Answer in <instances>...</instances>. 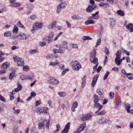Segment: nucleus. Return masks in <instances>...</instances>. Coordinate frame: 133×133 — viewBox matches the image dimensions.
<instances>
[{
	"label": "nucleus",
	"mask_w": 133,
	"mask_h": 133,
	"mask_svg": "<svg viewBox=\"0 0 133 133\" xmlns=\"http://www.w3.org/2000/svg\"><path fill=\"white\" fill-rule=\"evenodd\" d=\"M43 24L42 23L37 22L34 23L31 30V32L32 34H34L36 31L41 29L43 26Z\"/></svg>",
	"instance_id": "nucleus-1"
},
{
	"label": "nucleus",
	"mask_w": 133,
	"mask_h": 133,
	"mask_svg": "<svg viewBox=\"0 0 133 133\" xmlns=\"http://www.w3.org/2000/svg\"><path fill=\"white\" fill-rule=\"evenodd\" d=\"M13 59L17 66H22L24 65V60L22 58L16 56H14Z\"/></svg>",
	"instance_id": "nucleus-2"
},
{
	"label": "nucleus",
	"mask_w": 133,
	"mask_h": 133,
	"mask_svg": "<svg viewBox=\"0 0 133 133\" xmlns=\"http://www.w3.org/2000/svg\"><path fill=\"white\" fill-rule=\"evenodd\" d=\"M96 52L95 50H94L90 52V61L91 63H96L98 62V59L96 57Z\"/></svg>",
	"instance_id": "nucleus-3"
},
{
	"label": "nucleus",
	"mask_w": 133,
	"mask_h": 133,
	"mask_svg": "<svg viewBox=\"0 0 133 133\" xmlns=\"http://www.w3.org/2000/svg\"><path fill=\"white\" fill-rule=\"evenodd\" d=\"M91 115L89 114L87 115L81 114L78 116V120L82 122L90 119L91 117Z\"/></svg>",
	"instance_id": "nucleus-4"
},
{
	"label": "nucleus",
	"mask_w": 133,
	"mask_h": 133,
	"mask_svg": "<svg viewBox=\"0 0 133 133\" xmlns=\"http://www.w3.org/2000/svg\"><path fill=\"white\" fill-rule=\"evenodd\" d=\"M71 65L73 69L76 71H78L81 68V65L77 61H72Z\"/></svg>",
	"instance_id": "nucleus-5"
},
{
	"label": "nucleus",
	"mask_w": 133,
	"mask_h": 133,
	"mask_svg": "<svg viewBox=\"0 0 133 133\" xmlns=\"http://www.w3.org/2000/svg\"><path fill=\"white\" fill-rule=\"evenodd\" d=\"M54 35L53 32H50L47 37L44 38V40L49 44L52 41Z\"/></svg>",
	"instance_id": "nucleus-6"
},
{
	"label": "nucleus",
	"mask_w": 133,
	"mask_h": 133,
	"mask_svg": "<svg viewBox=\"0 0 133 133\" xmlns=\"http://www.w3.org/2000/svg\"><path fill=\"white\" fill-rule=\"evenodd\" d=\"M45 121L47 122L46 126L47 128L49 129L50 125V121L49 120L48 121L44 120L43 122H40L38 123V128L39 129H42L44 127V123Z\"/></svg>",
	"instance_id": "nucleus-7"
},
{
	"label": "nucleus",
	"mask_w": 133,
	"mask_h": 133,
	"mask_svg": "<svg viewBox=\"0 0 133 133\" xmlns=\"http://www.w3.org/2000/svg\"><path fill=\"white\" fill-rule=\"evenodd\" d=\"M29 37L28 35L24 33H21L17 35V38L22 40H26Z\"/></svg>",
	"instance_id": "nucleus-8"
},
{
	"label": "nucleus",
	"mask_w": 133,
	"mask_h": 133,
	"mask_svg": "<svg viewBox=\"0 0 133 133\" xmlns=\"http://www.w3.org/2000/svg\"><path fill=\"white\" fill-rule=\"evenodd\" d=\"M48 83L53 85H57L58 84L59 82L58 79L54 78H51L48 81Z\"/></svg>",
	"instance_id": "nucleus-9"
},
{
	"label": "nucleus",
	"mask_w": 133,
	"mask_h": 133,
	"mask_svg": "<svg viewBox=\"0 0 133 133\" xmlns=\"http://www.w3.org/2000/svg\"><path fill=\"white\" fill-rule=\"evenodd\" d=\"M99 122V123L102 124L110 123L111 122L110 120L104 117H102L100 119Z\"/></svg>",
	"instance_id": "nucleus-10"
},
{
	"label": "nucleus",
	"mask_w": 133,
	"mask_h": 133,
	"mask_svg": "<svg viewBox=\"0 0 133 133\" xmlns=\"http://www.w3.org/2000/svg\"><path fill=\"white\" fill-rule=\"evenodd\" d=\"M99 77V76L97 74L94 76L92 79V81L91 83V85L92 87H95Z\"/></svg>",
	"instance_id": "nucleus-11"
},
{
	"label": "nucleus",
	"mask_w": 133,
	"mask_h": 133,
	"mask_svg": "<svg viewBox=\"0 0 133 133\" xmlns=\"http://www.w3.org/2000/svg\"><path fill=\"white\" fill-rule=\"evenodd\" d=\"M67 42L66 41H64L63 42L62 44L59 45V48L60 49H61L63 51L65 49H68V48L67 46Z\"/></svg>",
	"instance_id": "nucleus-12"
},
{
	"label": "nucleus",
	"mask_w": 133,
	"mask_h": 133,
	"mask_svg": "<svg viewBox=\"0 0 133 133\" xmlns=\"http://www.w3.org/2000/svg\"><path fill=\"white\" fill-rule=\"evenodd\" d=\"M96 7L95 5H92L89 6L86 9V11L89 13L91 12Z\"/></svg>",
	"instance_id": "nucleus-13"
},
{
	"label": "nucleus",
	"mask_w": 133,
	"mask_h": 133,
	"mask_svg": "<svg viewBox=\"0 0 133 133\" xmlns=\"http://www.w3.org/2000/svg\"><path fill=\"white\" fill-rule=\"evenodd\" d=\"M99 13V11L96 12L95 14H93L92 15V16H90L88 18V19L91 20H92L93 19H98L99 17L98 16H96Z\"/></svg>",
	"instance_id": "nucleus-14"
},
{
	"label": "nucleus",
	"mask_w": 133,
	"mask_h": 133,
	"mask_svg": "<svg viewBox=\"0 0 133 133\" xmlns=\"http://www.w3.org/2000/svg\"><path fill=\"white\" fill-rule=\"evenodd\" d=\"M49 109L46 108L44 107L40 108H38V111H39L40 114L44 113L46 114L48 111Z\"/></svg>",
	"instance_id": "nucleus-15"
},
{
	"label": "nucleus",
	"mask_w": 133,
	"mask_h": 133,
	"mask_svg": "<svg viewBox=\"0 0 133 133\" xmlns=\"http://www.w3.org/2000/svg\"><path fill=\"white\" fill-rule=\"evenodd\" d=\"M78 105V103L76 101H75L73 103L71 108V110L72 112H74L75 111V109L77 107Z\"/></svg>",
	"instance_id": "nucleus-16"
},
{
	"label": "nucleus",
	"mask_w": 133,
	"mask_h": 133,
	"mask_svg": "<svg viewBox=\"0 0 133 133\" xmlns=\"http://www.w3.org/2000/svg\"><path fill=\"white\" fill-rule=\"evenodd\" d=\"M94 103V106L96 108H99L98 110L95 112V114H97L102 109L103 106L97 103V102Z\"/></svg>",
	"instance_id": "nucleus-17"
},
{
	"label": "nucleus",
	"mask_w": 133,
	"mask_h": 133,
	"mask_svg": "<svg viewBox=\"0 0 133 133\" xmlns=\"http://www.w3.org/2000/svg\"><path fill=\"white\" fill-rule=\"evenodd\" d=\"M126 28L130 32H133V24L129 23L125 26Z\"/></svg>",
	"instance_id": "nucleus-18"
},
{
	"label": "nucleus",
	"mask_w": 133,
	"mask_h": 133,
	"mask_svg": "<svg viewBox=\"0 0 133 133\" xmlns=\"http://www.w3.org/2000/svg\"><path fill=\"white\" fill-rule=\"evenodd\" d=\"M98 5L99 6L102 7L104 8H108L109 7V5L108 3L102 2L99 3L98 4Z\"/></svg>",
	"instance_id": "nucleus-19"
},
{
	"label": "nucleus",
	"mask_w": 133,
	"mask_h": 133,
	"mask_svg": "<svg viewBox=\"0 0 133 133\" xmlns=\"http://www.w3.org/2000/svg\"><path fill=\"white\" fill-rule=\"evenodd\" d=\"M35 78V76L33 74H30L27 75V79L33 80Z\"/></svg>",
	"instance_id": "nucleus-20"
},
{
	"label": "nucleus",
	"mask_w": 133,
	"mask_h": 133,
	"mask_svg": "<svg viewBox=\"0 0 133 133\" xmlns=\"http://www.w3.org/2000/svg\"><path fill=\"white\" fill-rule=\"evenodd\" d=\"M97 92L99 95L100 97L101 98L103 97V94L104 93L103 90L101 89H97Z\"/></svg>",
	"instance_id": "nucleus-21"
},
{
	"label": "nucleus",
	"mask_w": 133,
	"mask_h": 133,
	"mask_svg": "<svg viewBox=\"0 0 133 133\" xmlns=\"http://www.w3.org/2000/svg\"><path fill=\"white\" fill-rule=\"evenodd\" d=\"M121 105V98L119 97L118 100L117 101L116 104L115 108L116 109H118Z\"/></svg>",
	"instance_id": "nucleus-22"
},
{
	"label": "nucleus",
	"mask_w": 133,
	"mask_h": 133,
	"mask_svg": "<svg viewBox=\"0 0 133 133\" xmlns=\"http://www.w3.org/2000/svg\"><path fill=\"white\" fill-rule=\"evenodd\" d=\"M56 21H53L48 25L49 29H52L56 25Z\"/></svg>",
	"instance_id": "nucleus-23"
},
{
	"label": "nucleus",
	"mask_w": 133,
	"mask_h": 133,
	"mask_svg": "<svg viewBox=\"0 0 133 133\" xmlns=\"http://www.w3.org/2000/svg\"><path fill=\"white\" fill-rule=\"evenodd\" d=\"M115 62L116 64L117 65H119L122 62L121 58L116 57L115 60Z\"/></svg>",
	"instance_id": "nucleus-24"
},
{
	"label": "nucleus",
	"mask_w": 133,
	"mask_h": 133,
	"mask_svg": "<svg viewBox=\"0 0 133 133\" xmlns=\"http://www.w3.org/2000/svg\"><path fill=\"white\" fill-rule=\"evenodd\" d=\"M117 14L121 17H123L125 15V14L123 11L121 10H119L117 12Z\"/></svg>",
	"instance_id": "nucleus-25"
},
{
	"label": "nucleus",
	"mask_w": 133,
	"mask_h": 133,
	"mask_svg": "<svg viewBox=\"0 0 133 133\" xmlns=\"http://www.w3.org/2000/svg\"><path fill=\"white\" fill-rule=\"evenodd\" d=\"M18 28L16 25H15L12 30L13 33L15 34H16L18 33Z\"/></svg>",
	"instance_id": "nucleus-26"
},
{
	"label": "nucleus",
	"mask_w": 133,
	"mask_h": 133,
	"mask_svg": "<svg viewBox=\"0 0 133 133\" xmlns=\"http://www.w3.org/2000/svg\"><path fill=\"white\" fill-rule=\"evenodd\" d=\"M53 51L55 54L56 53L63 54L64 52L60 48L58 49H55L53 50Z\"/></svg>",
	"instance_id": "nucleus-27"
},
{
	"label": "nucleus",
	"mask_w": 133,
	"mask_h": 133,
	"mask_svg": "<svg viewBox=\"0 0 133 133\" xmlns=\"http://www.w3.org/2000/svg\"><path fill=\"white\" fill-rule=\"evenodd\" d=\"M86 125L84 123H83L81 124L79 126V128L78 129V130L81 132L82 130H83L84 128L85 127Z\"/></svg>",
	"instance_id": "nucleus-28"
},
{
	"label": "nucleus",
	"mask_w": 133,
	"mask_h": 133,
	"mask_svg": "<svg viewBox=\"0 0 133 133\" xmlns=\"http://www.w3.org/2000/svg\"><path fill=\"white\" fill-rule=\"evenodd\" d=\"M58 94L59 96L61 97H65L66 95V93L63 91L58 92Z\"/></svg>",
	"instance_id": "nucleus-29"
},
{
	"label": "nucleus",
	"mask_w": 133,
	"mask_h": 133,
	"mask_svg": "<svg viewBox=\"0 0 133 133\" xmlns=\"http://www.w3.org/2000/svg\"><path fill=\"white\" fill-rule=\"evenodd\" d=\"M60 62L58 61L55 62H51L49 63V65L52 66H54L58 64H59Z\"/></svg>",
	"instance_id": "nucleus-30"
},
{
	"label": "nucleus",
	"mask_w": 133,
	"mask_h": 133,
	"mask_svg": "<svg viewBox=\"0 0 133 133\" xmlns=\"http://www.w3.org/2000/svg\"><path fill=\"white\" fill-rule=\"evenodd\" d=\"M85 23L86 25H88L90 24H94L95 22L93 20L89 19L85 22Z\"/></svg>",
	"instance_id": "nucleus-31"
},
{
	"label": "nucleus",
	"mask_w": 133,
	"mask_h": 133,
	"mask_svg": "<svg viewBox=\"0 0 133 133\" xmlns=\"http://www.w3.org/2000/svg\"><path fill=\"white\" fill-rule=\"evenodd\" d=\"M126 76L129 79L131 80L133 79V74L131 73H128L126 74Z\"/></svg>",
	"instance_id": "nucleus-32"
},
{
	"label": "nucleus",
	"mask_w": 133,
	"mask_h": 133,
	"mask_svg": "<svg viewBox=\"0 0 133 133\" xmlns=\"http://www.w3.org/2000/svg\"><path fill=\"white\" fill-rule=\"evenodd\" d=\"M71 18L73 19L76 20H79L82 19V18L79 16L76 15H74L71 17Z\"/></svg>",
	"instance_id": "nucleus-33"
},
{
	"label": "nucleus",
	"mask_w": 133,
	"mask_h": 133,
	"mask_svg": "<svg viewBox=\"0 0 133 133\" xmlns=\"http://www.w3.org/2000/svg\"><path fill=\"white\" fill-rule=\"evenodd\" d=\"M59 5L63 9H64L66 5V3L65 2H60Z\"/></svg>",
	"instance_id": "nucleus-34"
},
{
	"label": "nucleus",
	"mask_w": 133,
	"mask_h": 133,
	"mask_svg": "<svg viewBox=\"0 0 133 133\" xmlns=\"http://www.w3.org/2000/svg\"><path fill=\"white\" fill-rule=\"evenodd\" d=\"M86 76H84L82 79V87L83 88L84 85L86 83Z\"/></svg>",
	"instance_id": "nucleus-35"
},
{
	"label": "nucleus",
	"mask_w": 133,
	"mask_h": 133,
	"mask_svg": "<svg viewBox=\"0 0 133 133\" xmlns=\"http://www.w3.org/2000/svg\"><path fill=\"white\" fill-rule=\"evenodd\" d=\"M110 26L112 28L115 26V21L113 19H110Z\"/></svg>",
	"instance_id": "nucleus-36"
},
{
	"label": "nucleus",
	"mask_w": 133,
	"mask_h": 133,
	"mask_svg": "<svg viewBox=\"0 0 133 133\" xmlns=\"http://www.w3.org/2000/svg\"><path fill=\"white\" fill-rule=\"evenodd\" d=\"M11 34L10 31H7L5 32L4 33V36L5 37H11Z\"/></svg>",
	"instance_id": "nucleus-37"
},
{
	"label": "nucleus",
	"mask_w": 133,
	"mask_h": 133,
	"mask_svg": "<svg viewBox=\"0 0 133 133\" xmlns=\"http://www.w3.org/2000/svg\"><path fill=\"white\" fill-rule=\"evenodd\" d=\"M62 9H63L60 6V5H59L57 7L56 11V14H59Z\"/></svg>",
	"instance_id": "nucleus-38"
},
{
	"label": "nucleus",
	"mask_w": 133,
	"mask_h": 133,
	"mask_svg": "<svg viewBox=\"0 0 133 133\" xmlns=\"http://www.w3.org/2000/svg\"><path fill=\"white\" fill-rule=\"evenodd\" d=\"M99 98L98 96L96 94H95L94 95V103L97 102L99 101Z\"/></svg>",
	"instance_id": "nucleus-39"
},
{
	"label": "nucleus",
	"mask_w": 133,
	"mask_h": 133,
	"mask_svg": "<svg viewBox=\"0 0 133 133\" xmlns=\"http://www.w3.org/2000/svg\"><path fill=\"white\" fill-rule=\"evenodd\" d=\"M9 65L10 64L9 63L6 62L2 64L1 68L4 69H5L7 68V66H9Z\"/></svg>",
	"instance_id": "nucleus-40"
},
{
	"label": "nucleus",
	"mask_w": 133,
	"mask_h": 133,
	"mask_svg": "<svg viewBox=\"0 0 133 133\" xmlns=\"http://www.w3.org/2000/svg\"><path fill=\"white\" fill-rule=\"evenodd\" d=\"M23 71L27 72L29 70L30 68L28 66L23 65Z\"/></svg>",
	"instance_id": "nucleus-41"
},
{
	"label": "nucleus",
	"mask_w": 133,
	"mask_h": 133,
	"mask_svg": "<svg viewBox=\"0 0 133 133\" xmlns=\"http://www.w3.org/2000/svg\"><path fill=\"white\" fill-rule=\"evenodd\" d=\"M4 54L5 53L4 52L1 51H0V63L2 62L4 59V57L2 56V55H4Z\"/></svg>",
	"instance_id": "nucleus-42"
},
{
	"label": "nucleus",
	"mask_w": 133,
	"mask_h": 133,
	"mask_svg": "<svg viewBox=\"0 0 133 133\" xmlns=\"http://www.w3.org/2000/svg\"><path fill=\"white\" fill-rule=\"evenodd\" d=\"M121 50H118L116 54V57L121 58Z\"/></svg>",
	"instance_id": "nucleus-43"
},
{
	"label": "nucleus",
	"mask_w": 133,
	"mask_h": 133,
	"mask_svg": "<svg viewBox=\"0 0 133 133\" xmlns=\"http://www.w3.org/2000/svg\"><path fill=\"white\" fill-rule=\"evenodd\" d=\"M15 73L14 72L10 73V74L9 78L11 80L13 78V77L15 76Z\"/></svg>",
	"instance_id": "nucleus-44"
},
{
	"label": "nucleus",
	"mask_w": 133,
	"mask_h": 133,
	"mask_svg": "<svg viewBox=\"0 0 133 133\" xmlns=\"http://www.w3.org/2000/svg\"><path fill=\"white\" fill-rule=\"evenodd\" d=\"M21 90L17 88H15L14 90L12 91V92L11 93V94L12 95H13L14 94H15V93L14 92H18Z\"/></svg>",
	"instance_id": "nucleus-45"
},
{
	"label": "nucleus",
	"mask_w": 133,
	"mask_h": 133,
	"mask_svg": "<svg viewBox=\"0 0 133 133\" xmlns=\"http://www.w3.org/2000/svg\"><path fill=\"white\" fill-rule=\"evenodd\" d=\"M17 25L20 27L22 28H23L24 29H25V27L23 25V24H21V22L20 21H19L17 24Z\"/></svg>",
	"instance_id": "nucleus-46"
},
{
	"label": "nucleus",
	"mask_w": 133,
	"mask_h": 133,
	"mask_svg": "<svg viewBox=\"0 0 133 133\" xmlns=\"http://www.w3.org/2000/svg\"><path fill=\"white\" fill-rule=\"evenodd\" d=\"M59 68L61 70H63L65 69V66L64 64H60L58 65Z\"/></svg>",
	"instance_id": "nucleus-47"
},
{
	"label": "nucleus",
	"mask_w": 133,
	"mask_h": 133,
	"mask_svg": "<svg viewBox=\"0 0 133 133\" xmlns=\"http://www.w3.org/2000/svg\"><path fill=\"white\" fill-rule=\"evenodd\" d=\"M69 68H67L65 69H64L61 74V76H63L67 72L69 71Z\"/></svg>",
	"instance_id": "nucleus-48"
},
{
	"label": "nucleus",
	"mask_w": 133,
	"mask_h": 133,
	"mask_svg": "<svg viewBox=\"0 0 133 133\" xmlns=\"http://www.w3.org/2000/svg\"><path fill=\"white\" fill-rule=\"evenodd\" d=\"M82 39L84 41L88 40H91L92 39V38L88 36H84L83 37Z\"/></svg>",
	"instance_id": "nucleus-49"
},
{
	"label": "nucleus",
	"mask_w": 133,
	"mask_h": 133,
	"mask_svg": "<svg viewBox=\"0 0 133 133\" xmlns=\"http://www.w3.org/2000/svg\"><path fill=\"white\" fill-rule=\"evenodd\" d=\"M121 49L122 50L123 52L125 54L128 56H129L130 55V54L129 52L126 51L123 48H121Z\"/></svg>",
	"instance_id": "nucleus-50"
},
{
	"label": "nucleus",
	"mask_w": 133,
	"mask_h": 133,
	"mask_svg": "<svg viewBox=\"0 0 133 133\" xmlns=\"http://www.w3.org/2000/svg\"><path fill=\"white\" fill-rule=\"evenodd\" d=\"M106 113V111L105 110L102 111L100 112H98L97 113V115H103L105 114Z\"/></svg>",
	"instance_id": "nucleus-51"
},
{
	"label": "nucleus",
	"mask_w": 133,
	"mask_h": 133,
	"mask_svg": "<svg viewBox=\"0 0 133 133\" xmlns=\"http://www.w3.org/2000/svg\"><path fill=\"white\" fill-rule=\"evenodd\" d=\"M20 5V4L17 3H14L11 4V6L13 7H18Z\"/></svg>",
	"instance_id": "nucleus-52"
},
{
	"label": "nucleus",
	"mask_w": 133,
	"mask_h": 133,
	"mask_svg": "<svg viewBox=\"0 0 133 133\" xmlns=\"http://www.w3.org/2000/svg\"><path fill=\"white\" fill-rule=\"evenodd\" d=\"M27 75H22L20 77L21 78L22 80H27Z\"/></svg>",
	"instance_id": "nucleus-53"
},
{
	"label": "nucleus",
	"mask_w": 133,
	"mask_h": 133,
	"mask_svg": "<svg viewBox=\"0 0 133 133\" xmlns=\"http://www.w3.org/2000/svg\"><path fill=\"white\" fill-rule=\"evenodd\" d=\"M110 72L108 71H107L106 73L105 74L103 79L104 80H105L107 78L109 75Z\"/></svg>",
	"instance_id": "nucleus-54"
},
{
	"label": "nucleus",
	"mask_w": 133,
	"mask_h": 133,
	"mask_svg": "<svg viewBox=\"0 0 133 133\" xmlns=\"http://www.w3.org/2000/svg\"><path fill=\"white\" fill-rule=\"evenodd\" d=\"M71 47L73 49H76L78 48V46L77 45L75 44H72L71 45Z\"/></svg>",
	"instance_id": "nucleus-55"
},
{
	"label": "nucleus",
	"mask_w": 133,
	"mask_h": 133,
	"mask_svg": "<svg viewBox=\"0 0 133 133\" xmlns=\"http://www.w3.org/2000/svg\"><path fill=\"white\" fill-rule=\"evenodd\" d=\"M101 43V39L100 38H99V39H98L97 40V43L96 44L95 46V47H96L97 46L100 45Z\"/></svg>",
	"instance_id": "nucleus-56"
},
{
	"label": "nucleus",
	"mask_w": 133,
	"mask_h": 133,
	"mask_svg": "<svg viewBox=\"0 0 133 133\" xmlns=\"http://www.w3.org/2000/svg\"><path fill=\"white\" fill-rule=\"evenodd\" d=\"M70 123H68L66 125L64 129L68 130L69 131V130L70 128Z\"/></svg>",
	"instance_id": "nucleus-57"
},
{
	"label": "nucleus",
	"mask_w": 133,
	"mask_h": 133,
	"mask_svg": "<svg viewBox=\"0 0 133 133\" xmlns=\"http://www.w3.org/2000/svg\"><path fill=\"white\" fill-rule=\"evenodd\" d=\"M29 52L30 54H34L37 53V50L34 49V50H29Z\"/></svg>",
	"instance_id": "nucleus-58"
},
{
	"label": "nucleus",
	"mask_w": 133,
	"mask_h": 133,
	"mask_svg": "<svg viewBox=\"0 0 133 133\" xmlns=\"http://www.w3.org/2000/svg\"><path fill=\"white\" fill-rule=\"evenodd\" d=\"M126 108L127 111H128L130 108V104L128 103H127L125 104Z\"/></svg>",
	"instance_id": "nucleus-59"
},
{
	"label": "nucleus",
	"mask_w": 133,
	"mask_h": 133,
	"mask_svg": "<svg viewBox=\"0 0 133 133\" xmlns=\"http://www.w3.org/2000/svg\"><path fill=\"white\" fill-rule=\"evenodd\" d=\"M63 33L62 32H61L59 33L56 36V37L54 38V40L55 41H56L58 39V37H60L61 36V35Z\"/></svg>",
	"instance_id": "nucleus-60"
},
{
	"label": "nucleus",
	"mask_w": 133,
	"mask_h": 133,
	"mask_svg": "<svg viewBox=\"0 0 133 133\" xmlns=\"http://www.w3.org/2000/svg\"><path fill=\"white\" fill-rule=\"evenodd\" d=\"M46 45V43L44 42H40L39 43V45L41 46L42 47L44 46L45 45Z\"/></svg>",
	"instance_id": "nucleus-61"
},
{
	"label": "nucleus",
	"mask_w": 133,
	"mask_h": 133,
	"mask_svg": "<svg viewBox=\"0 0 133 133\" xmlns=\"http://www.w3.org/2000/svg\"><path fill=\"white\" fill-rule=\"evenodd\" d=\"M6 72V70L5 69L0 70V75L5 74Z\"/></svg>",
	"instance_id": "nucleus-62"
},
{
	"label": "nucleus",
	"mask_w": 133,
	"mask_h": 133,
	"mask_svg": "<svg viewBox=\"0 0 133 133\" xmlns=\"http://www.w3.org/2000/svg\"><path fill=\"white\" fill-rule=\"evenodd\" d=\"M0 100L2 101L5 102L6 100L0 94Z\"/></svg>",
	"instance_id": "nucleus-63"
},
{
	"label": "nucleus",
	"mask_w": 133,
	"mask_h": 133,
	"mask_svg": "<svg viewBox=\"0 0 133 133\" xmlns=\"http://www.w3.org/2000/svg\"><path fill=\"white\" fill-rule=\"evenodd\" d=\"M36 18V16L35 15H32L30 17V19L31 20H34Z\"/></svg>",
	"instance_id": "nucleus-64"
}]
</instances>
